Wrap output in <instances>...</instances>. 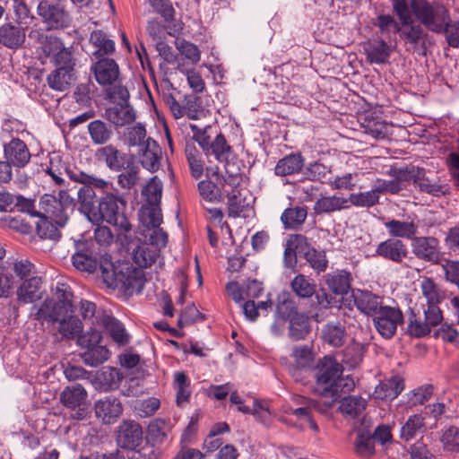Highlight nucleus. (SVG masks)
Wrapping results in <instances>:
<instances>
[{
	"mask_svg": "<svg viewBox=\"0 0 459 459\" xmlns=\"http://www.w3.org/2000/svg\"><path fill=\"white\" fill-rule=\"evenodd\" d=\"M342 366L333 358L325 356L319 359L315 368V392L322 397H342V393L352 389L354 384L342 377Z\"/></svg>",
	"mask_w": 459,
	"mask_h": 459,
	"instance_id": "7ed1b4c3",
	"label": "nucleus"
},
{
	"mask_svg": "<svg viewBox=\"0 0 459 459\" xmlns=\"http://www.w3.org/2000/svg\"><path fill=\"white\" fill-rule=\"evenodd\" d=\"M50 63L55 68H65L75 71L76 58L74 56L73 47L66 48L63 51L56 53L50 58Z\"/></svg>",
	"mask_w": 459,
	"mask_h": 459,
	"instance_id": "0e129e2a",
	"label": "nucleus"
},
{
	"mask_svg": "<svg viewBox=\"0 0 459 459\" xmlns=\"http://www.w3.org/2000/svg\"><path fill=\"white\" fill-rule=\"evenodd\" d=\"M117 444L123 449L134 450L143 440V432L141 425L131 420L121 422L117 429Z\"/></svg>",
	"mask_w": 459,
	"mask_h": 459,
	"instance_id": "4468645a",
	"label": "nucleus"
},
{
	"mask_svg": "<svg viewBox=\"0 0 459 459\" xmlns=\"http://www.w3.org/2000/svg\"><path fill=\"white\" fill-rule=\"evenodd\" d=\"M66 174L68 175L70 179H72L74 182L81 183L82 185V186L79 187V189L77 191V203H78L79 206H81L82 199L80 198L81 197L80 195H81V190L82 188L85 189L88 187L91 190H94V188L104 190V189L108 188V181H106L102 178H96L92 175H89L83 171H80V170L74 171L71 169H66Z\"/></svg>",
	"mask_w": 459,
	"mask_h": 459,
	"instance_id": "c85d7f7f",
	"label": "nucleus"
},
{
	"mask_svg": "<svg viewBox=\"0 0 459 459\" xmlns=\"http://www.w3.org/2000/svg\"><path fill=\"white\" fill-rule=\"evenodd\" d=\"M347 336L345 325L340 321H328L321 330L323 342L333 348L344 345Z\"/></svg>",
	"mask_w": 459,
	"mask_h": 459,
	"instance_id": "393cba45",
	"label": "nucleus"
},
{
	"mask_svg": "<svg viewBox=\"0 0 459 459\" xmlns=\"http://www.w3.org/2000/svg\"><path fill=\"white\" fill-rule=\"evenodd\" d=\"M96 417L105 425L115 423L123 413L121 401L114 395H107L94 403Z\"/></svg>",
	"mask_w": 459,
	"mask_h": 459,
	"instance_id": "a211bd4d",
	"label": "nucleus"
},
{
	"mask_svg": "<svg viewBox=\"0 0 459 459\" xmlns=\"http://www.w3.org/2000/svg\"><path fill=\"white\" fill-rule=\"evenodd\" d=\"M75 206L76 202L70 196L68 191L60 190L57 197L50 194H45L40 197L39 213L50 219L59 227H65Z\"/></svg>",
	"mask_w": 459,
	"mask_h": 459,
	"instance_id": "0eeeda50",
	"label": "nucleus"
},
{
	"mask_svg": "<svg viewBox=\"0 0 459 459\" xmlns=\"http://www.w3.org/2000/svg\"><path fill=\"white\" fill-rule=\"evenodd\" d=\"M307 208L306 206H295L286 208L281 215V221L284 229L296 230L306 221Z\"/></svg>",
	"mask_w": 459,
	"mask_h": 459,
	"instance_id": "c03bdc74",
	"label": "nucleus"
},
{
	"mask_svg": "<svg viewBox=\"0 0 459 459\" xmlns=\"http://www.w3.org/2000/svg\"><path fill=\"white\" fill-rule=\"evenodd\" d=\"M349 207L347 198L336 195L323 196L315 203L314 211L316 214H324L342 211Z\"/></svg>",
	"mask_w": 459,
	"mask_h": 459,
	"instance_id": "79ce46f5",
	"label": "nucleus"
},
{
	"mask_svg": "<svg viewBox=\"0 0 459 459\" xmlns=\"http://www.w3.org/2000/svg\"><path fill=\"white\" fill-rule=\"evenodd\" d=\"M388 234L393 238H406L412 240L418 233V223L413 221H403L395 219L389 220L384 223Z\"/></svg>",
	"mask_w": 459,
	"mask_h": 459,
	"instance_id": "c756f323",
	"label": "nucleus"
},
{
	"mask_svg": "<svg viewBox=\"0 0 459 459\" xmlns=\"http://www.w3.org/2000/svg\"><path fill=\"white\" fill-rule=\"evenodd\" d=\"M105 117L108 120V124L116 127H123L132 124L136 118L134 108L121 107L117 104L115 107L106 108Z\"/></svg>",
	"mask_w": 459,
	"mask_h": 459,
	"instance_id": "c9c22d12",
	"label": "nucleus"
},
{
	"mask_svg": "<svg viewBox=\"0 0 459 459\" xmlns=\"http://www.w3.org/2000/svg\"><path fill=\"white\" fill-rule=\"evenodd\" d=\"M367 60L371 64H385L391 56V48L384 39L368 42L364 48Z\"/></svg>",
	"mask_w": 459,
	"mask_h": 459,
	"instance_id": "58836bf2",
	"label": "nucleus"
},
{
	"mask_svg": "<svg viewBox=\"0 0 459 459\" xmlns=\"http://www.w3.org/2000/svg\"><path fill=\"white\" fill-rule=\"evenodd\" d=\"M288 323V337L293 342L305 340L312 331L311 319L305 311L292 316Z\"/></svg>",
	"mask_w": 459,
	"mask_h": 459,
	"instance_id": "b1692460",
	"label": "nucleus"
},
{
	"mask_svg": "<svg viewBox=\"0 0 459 459\" xmlns=\"http://www.w3.org/2000/svg\"><path fill=\"white\" fill-rule=\"evenodd\" d=\"M73 265L80 272L94 273L99 268L103 278L104 262H112V257L92 239L75 242V252L72 255Z\"/></svg>",
	"mask_w": 459,
	"mask_h": 459,
	"instance_id": "423d86ee",
	"label": "nucleus"
},
{
	"mask_svg": "<svg viewBox=\"0 0 459 459\" xmlns=\"http://www.w3.org/2000/svg\"><path fill=\"white\" fill-rule=\"evenodd\" d=\"M197 189L200 196L210 203H221L225 198V192L219 180L216 181L204 179L198 182Z\"/></svg>",
	"mask_w": 459,
	"mask_h": 459,
	"instance_id": "ea45409f",
	"label": "nucleus"
},
{
	"mask_svg": "<svg viewBox=\"0 0 459 459\" xmlns=\"http://www.w3.org/2000/svg\"><path fill=\"white\" fill-rule=\"evenodd\" d=\"M404 389V379L398 376H392L381 381L375 388V396L380 400H394Z\"/></svg>",
	"mask_w": 459,
	"mask_h": 459,
	"instance_id": "bb28decb",
	"label": "nucleus"
},
{
	"mask_svg": "<svg viewBox=\"0 0 459 459\" xmlns=\"http://www.w3.org/2000/svg\"><path fill=\"white\" fill-rule=\"evenodd\" d=\"M95 158L114 172L123 171L130 160H134V155H129L118 150L113 144H107L98 148L95 152Z\"/></svg>",
	"mask_w": 459,
	"mask_h": 459,
	"instance_id": "ddd939ff",
	"label": "nucleus"
},
{
	"mask_svg": "<svg viewBox=\"0 0 459 459\" xmlns=\"http://www.w3.org/2000/svg\"><path fill=\"white\" fill-rule=\"evenodd\" d=\"M23 25L7 21L0 26V45L8 49L18 50L24 47L26 31Z\"/></svg>",
	"mask_w": 459,
	"mask_h": 459,
	"instance_id": "6ab92c4d",
	"label": "nucleus"
},
{
	"mask_svg": "<svg viewBox=\"0 0 459 459\" xmlns=\"http://www.w3.org/2000/svg\"><path fill=\"white\" fill-rule=\"evenodd\" d=\"M87 127L91 141L95 145H107L114 135L112 125L101 119L91 121Z\"/></svg>",
	"mask_w": 459,
	"mask_h": 459,
	"instance_id": "7c9ffc66",
	"label": "nucleus"
},
{
	"mask_svg": "<svg viewBox=\"0 0 459 459\" xmlns=\"http://www.w3.org/2000/svg\"><path fill=\"white\" fill-rule=\"evenodd\" d=\"M373 255L396 264H401L408 257L409 249L402 239L390 237L377 246Z\"/></svg>",
	"mask_w": 459,
	"mask_h": 459,
	"instance_id": "2eb2a0df",
	"label": "nucleus"
},
{
	"mask_svg": "<svg viewBox=\"0 0 459 459\" xmlns=\"http://www.w3.org/2000/svg\"><path fill=\"white\" fill-rule=\"evenodd\" d=\"M89 41L96 48L91 54L92 59L109 57L116 51L115 41L108 38L101 30H93L90 35Z\"/></svg>",
	"mask_w": 459,
	"mask_h": 459,
	"instance_id": "cd10ccee",
	"label": "nucleus"
},
{
	"mask_svg": "<svg viewBox=\"0 0 459 459\" xmlns=\"http://www.w3.org/2000/svg\"><path fill=\"white\" fill-rule=\"evenodd\" d=\"M140 217L148 229L160 227L162 222V214L160 205H143L140 211Z\"/></svg>",
	"mask_w": 459,
	"mask_h": 459,
	"instance_id": "13d9d810",
	"label": "nucleus"
},
{
	"mask_svg": "<svg viewBox=\"0 0 459 459\" xmlns=\"http://www.w3.org/2000/svg\"><path fill=\"white\" fill-rule=\"evenodd\" d=\"M161 154V149L157 142L148 137L140 157V162L150 172H156L160 167Z\"/></svg>",
	"mask_w": 459,
	"mask_h": 459,
	"instance_id": "2f4dec72",
	"label": "nucleus"
},
{
	"mask_svg": "<svg viewBox=\"0 0 459 459\" xmlns=\"http://www.w3.org/2000/svg\"><path fill=\"white\" fill-rule=\"evenodd\" d=\"M162 184L156 177L152 178L143 187L142 194L145 197L146 204L157 206L160 204Z\"/></svg>",
	"mask_w": 459,
	"mask_h": 459,
	"instance_id": "bf43d9fd",
	"label": "nucleus"
},
{
	"mask_svg": "<svg viewBox=\"0 0 459 459\" xmlns=\"http://www.w3.org/2000/svg\"><path fill=\"white\" fill-rule=\"evenodd\" d=\"M292 291L301 299H307L312 297L316 292V287L314 281L308 279L304 274L296 275L290 282Z\"/></svg>",
	"mask_w": 459,
	"mask_h": 459,
	"instance_id": "603ef678",
	"label": "nucleus"
},
{
	"mask_svg": "<svg viewBox=\"0 0 459 459\" xmlns=\"http://www.w3.org/2000/svg\"><path fill=\"white\" fill-rule=\"evenodd\" d=\"M363 356L364 346L359 342H353L343 350L342 362L350 368H355L362 362Z\"/></svg>",
	"mask_w": 459,
	"mask_h": 459,
	"instance_id": "6e6d98bb",
	"label": "nucleus"
},
{
	"mask_svg": "<svg viewBox=\"0 0 459 459\" xmlns=\"http://www.w3.org/2000/svg\"><path fill=\"white\" fill-rule=\"evenodd\" d=\"M373 323L383 338L391 339L397 326L403 323V314L399 307L383 305L373 316Z\"/></svg>",
	"mask_w": 459,
	"mask_h": 459,
	"instance_id": "9b49d317",
	"label": "nucleus"
},
{
	"mask_svg": "<svg viewBox=\"0 0 459 459\" xmlns=\"http://www.w3.org/2000/svg\"><path fill=\"white\" fill-rule=\"evenodd\" d=\"M37 12L48 30H64L70 27L72 16L60 3L49 0L39 1Z\"/></svg>",
	"mask_w": 459,
	"mask_h": 459,
	"instance_id": "6e6552de",
	"label": "nucleus"
},
{
	"mask_svg": "<svg viewBox=\"0 0 459 459\" xmlns=\"http://www.w3.org/2000/svg\"><path fill=\"white\" fill-rule=\"evenodd\" d=\"M123 379L122 373L116 368H102L97 372L93 385L100 392H109L119 387Z\"/></svg>",
	"mask_w": 459,
	"mask_h": 459,
	"instance_id": "a878e982",
	"label": "nucleus"
},
{
	"mask_svg": "<svg viewBox=\"0 0 459 459\" xmlns=\"http://www.w3.org/2000/svg\"><path fill=\"white\" fill-rule=\"evenodd\" d=\"M174 388L176 389V403L178 406L189 401L191 395L190 379L185 372L177 371L174 373Z\"/></svg>",
	"mask_w": 459,
	"mask_h": 459,
	"instance_id": "8fccbe9b",
	"label": "nucleus"
},
{
	"mask_svg": "<svg viewBox=\"0 0 459 459\" xmlns=\"http://www.w3.org/2000/svg\"><path fill=\"white\" fill-rule=\"evenodd\" d=\"M123 170L117 177V183L122 188L130 189L136 184L139 168L134 160H130Z\"/></svg>",
	"mask_w": 459,
	"mask_h": 459,
	"instance_id": "69168bd1",
	"label": "nucleus"
},
{
	"mask_svg": "<svg viewBox=\"0 0 459 459\" xmlns=\"http://www.w3.org/2000/svg\"><path fill=\"white\" fill-rule=\"evenodd\" d=\"M306 159L300 152H293L281 158L274 169L277 177L298 175L304 171Z\"/></svg>",
	"mask_w": 459,
	"mask_h": 459,
	"instance_id": "412c9836",
	"label": "nucleus"
},
{
	"mask_svg": "<svg viewBox=\"0 0 459 459\" xmlns=\"http://www.w3.org/2000/svg\"><path fill=\"white\" fill-rule=\"evenodd\" d=\"M37 217L36 230L40 238L58 240L61 238L60 227L56 223L42 215Z\"/></svg>",
	"mask_w": 459,
	"mask_h": 459,
	"instance_id": "864d4df0",
	"label": "nucleus"
},
{
	"mask_svg": "<svg viewBox=\"0 0 459 459\" xmlns=\"http://www.w3.org/2000/svg\"><path fill=\"white\" fill-rule=\"evenodd\" d=\"M99 326L107 330L116 343L126 345L129 342L124 325L111 315L102 314Z\"/></svg>",
	"mask_w": 459,
	"mask_h": 459,
	"instance_id": "473e14b6",
	"label": "nucleus"
},
{
	"mask_svg": "<svg viewBox=\"0 0 459 459\" xmlns=\"http://www.w3.org/2000/svg\"><path fill=\"white\" fill-rule=\"evenodd\" d=\"M419 172V166L409 164L398 169H392L390 175L394 177L396 181L399 182V185L403 186V189H404L406 186L404 184L405 182L414 185V182L417 181V175Z\"/></svg>",
	"mask_w": 459,
	"mask_h": 459,
	"instance_id": "4d7b16f0",
	"label": "nucleus"
},
{
	"mask_svg": "<svg viewBox=\"0 0 459 459\" xmlns=\"http://www.w3.org/2000/svg\"><path fill=\"white\" fill-rule=\"evenodd\" d=\"M74 294L71 287L66 283L57 282L53 298L46 299L39 306L34 305L32 309L36 312L33 318L46 325L48 328L53 326L56 332L53 336L57 342L72 341L85 351L81 354L84 364L98 367L109 357V351L101 344V329L92 325L83 332V323L75 315V307L73 306Z\"/></svg>",
	"mask_w": 459,
	"mask_h": 459,
	"instance_id": "f257e3e1",
	"label": "nucleus"
},
{
	"mask_svg": "<svg viewBox=\"0 0 459 459\" xmlns=\"http://www.w3.org/2000/svg\"><path fill=\"white\" fill-rule=\"evenodd\" d=\"M169 431V427L166 420L154 419L148 425L146 441L152 442L151 444L163 443L167 439Z\"/></svg>",
	"mask_w": 459,
	"mask_h": 459,
	"instance_id": "de8ad7c7",
	"label": "nucleus"
},
{
	"mask_svg": "<svg viewBox=\"0 0 459 459\" xmlns=\"http://www.w3.org/2000/svg\"><path fill=\"white\" fill-rule=\"evenodd\" d=\"M356 438L354 441V450L361 457H371L375 455V440L371 431L366 427L356 429Z\"/></svg>",
	"mask_w": 459,
	"mask_h": 459,
	"instance_id": "e433bc0d",
	"label": "nucleus"
},
{
	"mask_svg": "<svg viewBox=\"0 0 459 459\" xmlns=\"http://www.w3.org/2000/svg\"><path fill=\"white\" fill-rule=\"evenodd\" d=\"M5 5L13 12L14 23L23 25L25 28L30 27L35 17L23 0H7Z\"/></svg>",
	"mask_w": 459,
	"mask_h": 459,
	"instance_id": "49530a36",
	"label": "nucleus"
},
{
	"mask_svg": "<svg viewBox=\"0 0 459 459\" xmlns=\"http://www.w3.org/2000/svg\"><path fill=\"white\" fill-rule=\"evenodd\" d=\"M299 312L298 305L290 292L282 291L277 296V303L274 312V317L276 320H281L283 323H286Z\"/></svg>",
	"mask_w": 459,
	"mask_h": 459,
	"instance_id": "72a5a7b5",
	"label": "nucleus"
},
{
	"mask_svg": "<svg viewBox=\"0 0 459 459\" xmlns=\"http://www.w3.org/2000/svg\"><path fill=\"white\" fill-rule=\"evenodd\" d=\"M411 253L420 261L440 265L445 259L440 241L434 236H415L411 241Z\"/></svg>",
	"mask_w": 459,
	"mask_h": 459,
	"instance_id": "1a4fd4ad",
	"label": "nucleus"
},
{
	"mask_svg": "<svg viewBox=\"0 0 459 459\" xmlns=\"http://www.w3.org/2000/svg\"><path fill=\"white\" fill-rule=\"evenodd\" d=\"M91 72L101 87L111 86L122 79L117 62L111 57L94 59L91 65Z\"/></svg>",
	"mask_w": 459,
	"mask_h": 459,
	"instance_id": "f8f14e48",
	"label": "nucleus"
},
{
	"mask_svg": "<svg viewBox=\"0 0 459 459\" xmlns=\"http://www.w3.org/2000/svg\"><path fill=\"white\" fill-rule=\"evenodd\" d=\"M41 283V278L37 276L25 280L17 290L18 300L22 303H31L40 299Z\"/></svg>",
	"mask_w": 459,
	"mask_h": 459,
	"instance_id": "a19ab883",
	"label": "nucleus"
},
{
	"mask_svg": "<svg viewBox=\"0 0 459 459\" xmlns=\"http://www.w3.org/2000/svg\"><path fill=\"white\" fill-rule=\"evenodd\" d=\"M87 396L85 388L80 384H74L61 392L60 401L66 409L72 411V419L82 420L88 414Z\"/></svg>",
	"mask_w": 459,
	"mask_h": 459,
	"instance_id": "9d476101",
	"label": "nucleus"
},
{
	"mask_svg": "<svg viewBox=\"0 0 459 459\" xmlns=\"http://www.w3.org/2000/svg\"><path fill=\"white\" fill-rule=\"evenodd\" d=\"M394 13L404 27L412 23V14L425 28L433 25V18L441 20L443 9L428 0H392Z\"/></svg>",
	"mask_w": 459,
	"mask_h": 459,
	"instance_id": "39448f33",
	"label": "nucleus"
},
{
	"mask_svg": "<svg viewBox=\"0 0 459 459\" xmlns=\"http://www.w3.org/2000/svg\"><path fill=\"white\" fill-rule=\"evenodd\" d=\"M210 171H212V175L215 176L218 180L219 184L221 185L222 188L226 185L232 187V189L237 190V188L239 186L241 182V174L239 172V169H238L237 171H230V169L226 168V176L220 175L219 173V167H215L214 169H206V175H210Z\"/></svg>",
	"mask_w": 459,
	"mask_h": 459,
	"instance_id": "052dcab7",
	"label": "nucleus"
},
{
	"mask_svg": "<svg viewBox=\"0 0 459 459\" xmlns=\"http://www.w3.org/2000/svg\"><path fill=\"white\" fill-rule=\"evenodd\" d=\"M106 99L110 102L126 108H133L130 104V93L126 86L122 84V79L105 90Z\"/></svg>",
	"mask_w": 459,
	"mask_h": 459,
	"instance_id": "09e8293b",
	"label": "nucleus"
},
{
	"mask_svg": "<svg viewBox=\"0 0 459 459\" xmlns=\"http://www.w3.org/2000/svg\"><path fill=\"white\" fill-rule=\"evenodd\" d=\"M424 418L420 414L411 415L401 427L400 437L405 442L416 438L425 432Z\"/></svg>",
	"mask_w": 459,
	"mask_h": 459,
	"instance_id": "37998d69",
	"label": "nucleus"
},
{
	"mask_svg": "<svg viewBox=\"0 0 459 459\" xmlns=\"http://www.w3.org/2000/svg\"><path fill=\"white\" fill-rule=\"evenodd\" d=\"M294 239L296 242L295 247L299 250V255L306 259L310 267L316 273L325 272L328 266L325 252L317 250L312 247L307 238L304 235L297 236Z\"/></svg>",
	"mask_w": 459,
	"mask_h": 459,
	"instance_id": "dca6fc26",
	"label": "nucleus"
},
{
	"mask_svg": "<svg viewBox=\"0 0 459 459\" xmlns=\"http://www.w3.org/2000/svg\"><path fill=\"white\" fill-rule=\"evenodd\" d=\"M367 406V401L361 396L349 395L341 400L340 411L351 419L359 416Z\"/></svg>",
	"mask_w": 459,
	"mask_h": 459,
	"instance_id": "a18cd8bd",
	"label": "nucleus"
},
{
	"mask_svg": "<svg viewBox=\"0 0 459 459\" xmlns=\"http://www.w3.org/2000/svg\"><path fill=\"white\" fill-rule=\"evenodd\" d=\"M413 186L421 193H426L433 196L445 195L448 193L447 185H442L437 181L429 178L427 176V170L420 167V172L417 175V181Z\"/></svg>",
	"mask_w": 459,
	"mask_h": 459,
	"instance_id": "f704fd0d",
	"label": "nucleus"
},
{
	"mask_svg": "<svg viewBox=\"0 0 459 459\" xmlns=\"http://www.w3.org/2000/svg\"><path fill=\"white\" fill-rule=\"evenodd\" d=\"M444 450L448 452H459V427L450 426L440 438Z\"/></svg>",
	"mask_w": 459,
	"mask_h": 459,
	"instance_id": "774afa93",
	"label": "nucleus"
},
{
	"mask_svg": "<svg viewBox=\"0 0 459 459\" xmlns=\"http://www.w3.org/2000/svg\"><path fill=\"white\" fill-rule=\"evenodd\" d=\"M349 202L358 207H372L379 203V195L373 187L370 191L351 194L348 198Z\"/></svg>",
	"mask_w": 459,
	"mask_h": 459,
	"instance_id": "338daca9",
	"label": "nucleus"
},
{
	"mask_svg": "<svg viewBox=\"0 0 459 459\" xmlns=\"http://www.w3.org/2000/svg\"><path fill=\"white\" fill-rule=\"evenodd\" d=\"M4 155L6 160L16 168H24L30 160L31 154L27 144L20 138H12L4 143Z\"/></svg>",
	"mask_w": 459,
	"mask_h": 459,
	"instance_id": "aec40b11",
	"label": "nucleus"
},
{
	"mask_svg": "<svg viewBox=\"0 0 459 459\" xmlns=\"http://www.w3.org/2000/svg\"><path fill=\"white\" fill-rule=\"evenodd\" d=\"M76 79V71L65 68H55L47 77V82L54 91H64L67 90L72 82Z\"/></svg>",
	"mask_w": 459,
	"mask_h": 459,
	"instance_id": "4c0bfd02",
	"label": "nucleus"
},
{
	"mask_svg": "<svg viewBox=\"0 0 459 459\" xmlns=\"http://www.w3.org/2000/svg\"><path fill=\"white\" fill-rule=\"evenodd\" d=\"M159 256V250L149 246H138L133 252V259L138 268H148L154 264Z\"/></svg>",
	"mask_w": 459,
	"mask_h": 459,
	"instance_id": "3c124183",
	"label": "nucleus"
},
{
	"mask_svg": "<svg viewBox=\"0 0 459 459\" xmlns=\"http://www.w3.org/2000/svg\"><path fill=\"white\" fill-rule=\"evenodd\" d=\"M327 288L333 294L345 296L351 289L352 276L347 270H336L324 276Z\"/></svg>",
	"mask_w": 459,
	"mask_h": 459,
	"instance_id": "4be33fe9",
	"label": "nucleus"
},
{
	"mask_svg": "<svg viewBox=\"0 0 459 459\" xmlns=\"http://www.w3.org/2000/svg\"><path fill=\"white\" fill-rule=\"evenodd\" d=\"M439 7L443 9L441 20L434 17L433 25L427 26V29L436 33H445L448 45L455 48H459V21L451 22L450 13L448 10L439 4Z\"/></svg>",
	"mask_w": 459,
	"mask_h": 459,
	"instance_id": "f3484780",
	"label": "nucleus"
},
{
	"mask_svg": "<svg viewBox=\"0 0 459 459\" xmlns=\"http://www.w3.org/2000/svg\"><path fill=\"white\" fill-rule=\"evenodd\" d=\"M143 269L128 264L117 265L112 262H104L103 282L110 289L122 288L128 294L141 293L145 284Z\"/></svg>",
	"mask_w": 459,
	"mask_h": 459,
	"instance_id": "20e7f679",
	"label": "nucleus"
},
{
	"mask_svg": "<svg viewBox=\"0 0 459 459\" xmlns=\"http://www.w3.org/2000/svg\"><path fill=\"white\" fill-rule=\"evenodd\" d=\"M183 111L189 119H198L204 112L202 98L195 94L186 96Z\"/></svg>",
	"mask_w": 459,
	"mask_h": 459,
	"instance_id": "e2e57ef3",
	"label": "nucleus"
},
{
	"mask_svg": "<svg viewBox=\"0 0 459 459\" xmlns=\"http://www.w3.org/2000/svg\"><path fill=\"white\" fill-rule=\"evenodd\" d=\"M231 152V146L227 143L223 134L220 133L209 146V154H213L219 162L226 160Z\"/></svg>",
	"mask_w": 459,
	"mask_h": 459,
	"instance_id": "680f3d73",
	"label": "nucleus"
},
{
	"mask_svg": "<svg viewBox=\"0 0 459 459\" xmlns=\"http://www.w3.org/2000/svg\"><path fill=\"white\" fill-rule=\"evenodd\" d=\"M352 296L357 309L368 316L373 317L383 306L382 297L369 290H357L356 292H353Z\"/></svg>",
	"mask_w": 459,
	"mask_h": 459,
	"instance_id": "5701e85b",
	"label": "nucleus"
},
{
	"mask_svg": "<svg viewBox=\"0 0 459 459\" xmlns=\"http://www.w3.org/2000/svg\"><path fill=\"white\" fill-rule=\"evenodd\" d=\"M80 196L82 202L78 210L92 224L106 222L123 232L131 230V224L125 212L126 202L123 198L111 193L97 197L95 190L88 187L81 190Z\"/></svg>",
	"mask_w": 459,
	"mask_h": 459,
	"instance_id": "f03ea898",
	"label": "nucleus"
},
{
	"mask_svg": "<svg viewBox=\"0 0 459 459\" xmlns=\"http://www.w3.org/2000/svg\"><path fill=\"white\" fill-rule=\"evenodd\" d=\"M73 306L76 307L75 313L78 311L82 320H90L93 325H99L101 315L106 314L104 310H97V307L94 302L86 299H82L78 306L73 303Z\"/></svg>",
	"mask_w": 459,
	"mask_h": 459,
	"instance_id": "5fc2aeb1",
	"label": "nucleus"
}]
</instances>
